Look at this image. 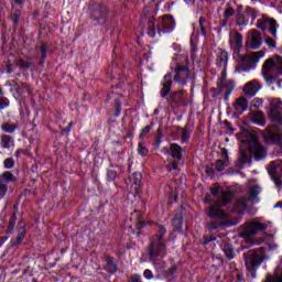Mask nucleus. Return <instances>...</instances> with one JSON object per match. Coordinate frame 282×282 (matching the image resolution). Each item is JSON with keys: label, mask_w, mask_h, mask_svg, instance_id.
Instances as JSON below:
<instances>
[{"label": "nucleus", "mask_w": 282, "mask_h": 282, "mask_svg": "<svg viewBox=\"0 0 282 282\" xmlns=\"http://www.w3.org/2000/svg\"><path fill=\"white\" fill-rule=\"evenodd\" d=\"M240 151L238 156V162L240 166H246V164L250 163V156L248 155V149L249 153L256 158V160H263L267 155V150L261 143H259V139L257 138V134L243 130L240 134Z\"/></svg>", "instance_id": "f257e3e1"}, {"label": "nucleus", "mask_w": 282, "mask_h": 282, "mask_svg": "<svg viewBox=\"0 0 282 282\" xmlns=\"http://www.w3.org/2000/svg\"><path fill=\"white\" fill-rule=\"evenodd\" d=\"M270 111L269 117L271 122H273V126L265 129L263 132V138L267 140V142H272L273 144H276L278 152H274V155H282V133L281 128L282 127V115L279 111V109H282V101L280 98L273 99L270 102ZM276 124H280L278 127Z\"/></svg>", "instance_id": "f03ea898"}, {"label": "nucleus", "mask_w": 282, "mask_h": 282, "mask_svg": "<svg viewBox=\"0 0 282 282\" xmlns=\"http://www.w3.org/2000/svg\"><path fill=\"white\" fill-rule=\"evenodd\" d=\"M172 74H166L163 79V87L161 89V96L166 97L171 93V87L174 85H178V87H185V85L191 80V70L188 67L182 66L180 64H172L171 66Z\"/></svg>", "instance_id": "7ed1b4c3"}, {"label": "nucleus", "mask_w": 282, "mask_h": 282, "mask_svg": "<svg viewBox=\"0 0 282 282\" xmlns=\"http://www.w3.org/2000/svg\"><path fill=\"white\" fill-rule=\"evenodd\" d=\"M268 226H270V223H265L261 220V218H254L252 220H249L245 223L241 227V234L240 237L245 239V241L248 243L247 246H243V248H248L249 246H252V238L258 232H264V230H268Z\"/></svg>", "instance_id": "20e7f679"}, {"label": "nucleus", "mask_w": 282, "mask_h": 282, "mask_svg": "<svg viewBox=\"0 0 282 282\" xmlns=\"http://www.w3.org/2000/svg\"><path fill=\"white\" fill-rule=\"evenodd\" d=\"M175 30V19L172 15H164L161 18V21L158 22L155 19L149 21L148 24V35L151 39H155V36H162L163 34H171Z\"/></svg>", "instance_id": "39448f33"}, {"label": "nucleus", "mask_w": 282, "mask_h": 282, "mask_svg": "<svg viewBox=\"0 0 282 282\" xmlns=\"http://www.w3.org/2000/svg\"><path fill=\"white\" fill-rule=\"evenodd\" d=\"M262 76L270 85H272L279 76H282V57L278 55L267 59L262 66Z\"/></svg>", "instance_id": "423d86ee"}, {"label": "nucleus", "mask_w": 282, "mask_h": 282, "mask_svg": "<svg viewBox=\"0 0 282 282\" xmlns=\"http://www.w3.org/2000/svg\"><path fill=\"white\" fill-rule=\"evenodd\" d=\"M166 232V229L162 227V225L158 226V234L151 241L150 247V259L151 261H155L158 257H164L166 254V245H164V235Z\"/></svg>", "instance_id": "0eeeda50"}, {"label": "nucleus", "mask_w": 282, "mask_h": 282, "mask_svg": "<svg viewBox=\"0 0 282 282\" xmlns=\"http://www.w3.org/2000/svg\"><path fill=\"white\" fill-rule=\"evenodd\" d=\"M263 259H265V249L263 247L258 250H251L247 253L245 261L247 269L249 272H254L263 263Z\"/></svg>", "instance_id": "6e6552de"}, {"label": "nucleus", "mask_w": 282, "mask_h": 282, "mask_svg": "<svg viewBox=\"0 0 282 282\" xmlns=\"http://www.w3.org/2000/svg\"><path fill=\"white\" fill-rule=\"evenodd\" d=\"M257 28L260 30H268L272 39H278L279 22L273 18L263 17L258 20Z\"/></svg>", "instance_id": "1a4fd4ad"}, {"label": "nucleus", "mask_w": 282, "mask_h": 282, "mask_svg": "<svg viewBox=\"0 0 282 282\" xmlns=\"http://www.w3.org/2000/svg\"><path fill=\"white\" fill-rule=\"evenodd\" d=\"M268 173L278 186H282V162L281 160L273 161L268 166Z\"/></svg>", "instance_id": "9d476101"}, {"label": "nucleus", "mask_w": 282, "mask_h": 282, "mask_svg": "<svg viewBox=\"0 0 282 282\" xmlns=\"http://www.w3.org/2000/svg\"><path fill=\"white\" fill-rule=\"evenodd\" d=\"M265 56V52L258 51L253 53H249L247 55H238L237 61L242 63V65H257Z\"/></svg>", "instance_id": "9b49d317"}, {"label": "nucleus", "mask_w": 282, "mask_h": 282, "mask_svg": "<svg viewBox=\"0 0 282 282\" xmlns=\"http://www.w3.org/2000/svg\"><path fill=\"white\" fill-rule=\"evenodd\" d=\"M130 194L135 197V199H140V193H142V174L140 172H134L130 176Z\"/></svg>", "instance_id": "f8f14e48"}, {"label": "nucleus", "mask_w": 282, "mask_h": 282, "mask_svg": "<svg viewBox=\"0 0 282 282\" xmlns=\"http://www.w3.org/2000/svg\"><path fill=\"white\" fill-rule=\"evenodd\" d=\"M17 182V176L12 172H4L0 175V197H6L8 193V184Z\"/></svg>", "instance_id": "ddd939ff"}, {"label": "nucleus", "mask_w": 282, "mask_h": 282, "mask_svg": "<svg viewBox=\"0 0 282 282\" xmlns=\"http://www.w3.org/2000/svg\"><path fill=\"white\" fill-rule=\"evenodd\" d=\"M221 86V90L225 91V100H228L230 98V94H232V90L235 89V82L232 80H226V70H223L220 82L218 83V87Z\"/></svg>", "instance_id": "4468645a"}, {"label": "nucleus", "mask_w": 282, "mask_h": 282, "mask_svg": "<svg viewBox=\"0 0 282 282\" xmlns=\"http://www.w3.org/2000/svg\"><path fill=\"white\" fill-rule=\"evenodd\" d=\"M212 195L218 199V204H228L232 199V193L230 191L219 192V185L212 188Z\"/></svg>", "instance_id": "2eb2a0df"}, {"label": "nucleus", "mask_w": 282, "mask_h": 282, "mask_svg": "<svg viewBox=\"0 0 282 282\" xmlns=\"http://www.w3.org/2000/svg\"><path fill=\"white\" fill-rule=\"evenodd\" d=\"M247 43L252 47V50H259L263 43L261 41V33L257 30L249 31L247 35Z\"/></svg>", "instance_id": "dca6fc26"}, {"label": "nucleus", "mask_w": 282, "mask_h": 282, "mask_svg": "<svg viewBox=\"0 0 282 282\" xmlns=\"http://www.w3.org/2000/svg\"><path fill=\"white\" fill-rule=\"evenodd\" d=\"M260 89H261V84L259 83V80L252 79L245 85V87L242 88V91L245 96L252 97V96H257Z\"/></svg>", "instance_id": "f3484780"}, {"label": "nucleus", "mask_w": 282, "mask_h": 282, "mask_svg": "<svg viewBox=\"0 0 282 282\" xmlns=\"http://www.w3.org/2000/svg\"><path fill=\"white\" fill-rule=\"evenodd\" d=\"M208 217H212V219H218L219 224L228 223V215L217 206H212L209 208Z\"/></svg>", "instance_id": "a211bd4d"}, {"label": "nucleus", "mask_w": 282, "mask_h": 282, "mask_svg": "<svg viewBox=\"0 0 282 282\" xmlns=\"http://www.w3.org/2000/svg\"><path fill=\"white\" fill-rule=\"evenodd\" d=\"M229 45L237 52L238 50H241L243 47V36L239 33L230 34L229 36Z\"/></svg>", "instance_id": "6ab92c4d"}, {"label": "nucleus", "mask_w": 282, "mask_h": 282, "mask_svg": "<svg viewBox=\"0 0 282 282\" xmlns=\"http://www.w3.org/2000/svg\"><path fill=\"white\" fill-rule=\"evenodd\" d=\"M221 159L216 162V171H224L228 164H230V160L228 159V150L225 148L221 149Z\"/></svg>", "instance_id": "aec40b11"}, {"label": "nucleus", "mask_w": 282, "mask_h": 282, "mask_svg": "<svg viewBox=\"0 0 282 282\" xmlns=\"http://www.w3.org/2000/svg\"><path fill=\"white\" fill-rule=\"evenodd\" d=\"M246 109H248V99L243 97L238 98L234 105L236 116H241Z\"/></svg>", "instance_id": "412c9836"}, {"label": "nucleus", "mask_w": 282, "mask_h": 282, "mask_svg": "<svg viewBox=\"0 0 282 282\" xmlns=\"http://www.w3.org/2000/svg\"><path fill=\"white\" fill-rule=\"evenodd\" d=\"M250 17L252 19H254V17H252V12L250 10H247L245 13L239 14L237 17L236 24L237 25H248V23H250Z\"/></svg>", "instance_id": "4be33fe9"}, {"label": "nucleus", "mask_w": 282, "mask_h": 282, "mask_svg": "<svg viewBox=\"0 0 282 282\" xmlns=\"http://www.w3.org/2000/svg\"><path fill=\"white\" fill-rule=\"evenodd\" d=\"M261 193V187L259 185L253 186L249 191V202L252 204H259V197L258 195Z\"/></svg>", "instance_id": "5701e85b"}, {"label": "nucleus", "mask_w": 282, "mask_h": 282, "mask_svg": "<svg viewBox=\"0 0 282 282\" xmlns=\"http://www.w3.org/2000/svg\"><path fill=\"white\" fill-rule=\"evenodd\" d=\"M264 282H282V268L278 267L274 271L273 276L268 275Z\"/></svg>", "instance_id": "b1692460"}, {"label": "nucleus", "mask_w": 282, "mask_h": 282, "mask_svg": "<svg viewBox=\"0 0 282 282\" xmlns=\"http://www.w3.org/2000/svg\"><path fill=\"white\" fill-rule=\"evenodd\" d=\"M170 151L172 154V158H175L176 160H182V147H180L176 143L171 144Z\"/></svg>", "instance_id": "393cba45"}, {"label": "nucleus", "mask_w": 282, "mask_h": 282, "mask_svg": "<svg viewBox=\"0 0 282 282\" xmlns=\"http://www.w3.org/2000/svg\"><path fill=\"white\" fill-rule=\"evenodd\" d=\"M1 147L2 149H12L14 147V141L12 140V137L10 135H2L1 137Z\"/></svg>", "instance_id": "a878e982"}, {"label": "nucleus", "mask_w": 282, "mask_h": 282, "mask_svg": "<svg viewBox=\"0 0 282 282\" xmlns=\"http://www.w3.org/2000/svg\"><path fill=\"white\" fill-rule=\"evenodd\" d=\"M248 204L246 203V198H240L236 202L234 206V213H243L246 210Z\"/></svg>", "instance_id": "bb28decb"}, {"label": "nucleus", "mask_w": 282, "mask_h": 282, "mask_svg": "<svg viewBox=\"0 0 282 282\" xmlns=\"http://www.w3.org/2000/svg\"><path fill=\"white\" fill-rule=\"evenodd\" d=\"M264 116L263 112L261 111H254L251 113V120L252 122H254L256 124H261L263 126V120H264Z\"/></svg>", "instance_id": "cd10ccee"}, {"label": "nucleus", "mask_w": 282, "mask_h": 282, "mask_svg": "<svg viewBox=\"0 0 282 282\" xmlns=\"http://www.w3.org/2000/svg\"><path fill=\"white\" fill-rule=\"evenodd\" d=\"M221 248L227 259H235V250H232V247L229 243L223 245Z\"/></svg>", "instance_id": "c85d7f7f"}, {"label": "nucleus", "mask_w": 282, "mask_h": 282, "mask_svg": "<svg viewBox=\"0 0 282 282\" xmlns=\"http://www.w3.org/2000/svg\"><path fill=\"white\" fill-rule=\"evenodd\" d=\"M151 129H153V126H152V124L145 126V127L141 130V132H140V134H139V140H140V142H144V138H149V133H151Z\"/></svg>", "instance_id": "c756f323"}, {"label": "nucleus", "mask_w": 282, "mask_h": 282, "mask_svg": "<svg viewBox=\"0 0 282 282\" xmlns=\"http://www.w3.org/2000/svg\"><path fill=\"white\" fill-rule=\"evenodd\" d=\"M138 153L142 158H147V155H149V149H147V147H144V141H139V143H138Z\"/></svg>", "instance_id": "7c9ffc66"}, {"label": "nucleus", "mask_w": 282, "mask_h": 282, "mask_svg": "<svg viewBox=\"0 0 282 282\" xmlns=\"http://www.w3.org/2000/svg\"><path fill=\"white\" fill-rule=\"evenodd\" d=\"M2 131L6 133H14L17 131V124L14 123H3L2 124Z\"/></svg>", "instance_id": "2f4dec72"}, {"label": "nucleus", "mask_w": 282, "mask_h": 282, "mask_svg": "<svg viewBox=\"0 0 282 282\" xmlns=\"http://www.w3.org/2000/svg\"><path fill=\"white\" fill-rule=\"evenodd\" d=\"M182 224H183L182 214H176L173 220V226L175 227L176 230H180L182 228Z\"/></svg>", "instance_id": "473e14b6"}, {"label": "nucleus", "mask_w": 282, "mask_h": 282, "mask_svg": "<svg viewBox=\"0 0 282 282\" xmlns=\"http://www.w3.org/2000/svg\"><path fill=\"white\" fill-rule=\"evenodd\" d=\"M18 94H30V86L26 84H20L17 88Z\"/></svg>", "instance_id": "72a5a7b5"}, {"label": "nucleus", "mask_w": 282, "mask_h": 282, "mask_svg": "<svg viewBox=\"0 0 282 282\" xmlns=\"http://www.w3.org/2000/svg\"><path fill=\"white\" fill-rule=\"evenodd\" d=\"M106 270L110 272V274H113L116 272V264L113 263L112 260H108L106 264Z\"/></svg>", "instance_id": "f704fd0d"}, {"label": "nucleus", "mask_w": 282, "mask_h": 282, "mask_svg": "<svg viewBox=\"0 0 282 282\" xmlns=\"http://www.w3.org/2000/svg\"><path fill=\"white\" fill-rule=\"evenodd\" d=\"M17 67H20V69H30V63H28L23 59H19L17 62Z\"/></svg>", "instance_id": "c9c22d12"}, {"label": "nucleus", "mask_w": 282, "mask_h": 282, "mask_svg": "<svg viewBox=\"0 0 282 282\" xmlns=\"http://www.w3.org/2000/svg\"><path fill=\"white\" fill-rule=\"evenodd\" d=\"M264 43L268 47H276V39L274 37H265Z\"/></svg>", "instance_id": "e433bc0d"}, {"label": "nucleus", "mask_w": 282, "mask_h": 282, "mask_svg": "<svg viewBox=\"0 0 282 282\" xmlns=\"http://www.w3.org/2000/svg\"><path fill=\"white\" fill-rule=\"evenodd\" d=\"M10 107V100L8 98H1L0 99V110L8 109Z\"/></svg>", "instance_id": "4c0bfd02"}, {"label": "nucleus", "mask_w": 282, "mask_h": 282, "mask_svg": "<svg viewBox=\"0 0 282 282\" xmlns=\"http://www.w3.org/2000/svg\"><path fill=\"white\" fill-rule=\"evenodd\" d=\"M198 23L200 26V32H202L203 36H205L206 35V26L204 25V23H206V19L199 18Z\"/></svg>", "instance_id": "58836bf2"}, {"label": "nucleus", "mask_w": 282, "mask_h": 282, "mask_svg": "<svg viewBox=\"0 0 282 282\" xmlns=\"http://www.w3.org/2000/svg\"><path fill=\"white\" fill-rule=\"evenodd\" d=\"M23 239H25V228L21 227L20 228V235L18 236L17 243H21V241H23Z\"/></svg>", "instance_id": "ea45409f"}, {"label": "nucleus", "mask_w": 282, "mask_h": 282, "mask_svg": "<svg viewBox=\"0 0 282 282\" xmlns=\"http://www.w3.org/2000/svg\"><path fill=\"white\" fill-rule=\"evenodd\" d=\"M3 164H4V169H12V166H14V160L6 159Z\"/></svg>", "instance_id": "a19ab883"}, {"label": "nucleus", "mask_w": 282, "mask_h": 282, "mask_svg": "<svg viewBox=\"0 0 282 282\" xmlns=\"http://www.w3.org/2000/svg\"><path fill=\"white\" fill-rule=\"evenodd\" d=\"M232 14H235V10H232V8H228L225 10L224 17L227 20V19H230V17H232Z\"/></svg>", "instance_id": "79ce46f5"}, {"label": "nucleus", "mask_w": 282, "mask_h": 282, "mask_svg": "<svg viewBox=\"0 0 282 282\" xmlns=\"http://www.w3.org/2000/svg\"><path fill=\"white\" fill-rule=\"evenodd\" d=\"M143 276H144V279H148L149 281H151V279H153V271L147 269V270L143 272Z\"/></svg>", "instance_id": "37998d69"}, {"label": "nucleus", "mask_w": 282, "mask_h": 282, "mask_svg": "<svg viewBox=\"0 0 282 282\" xmlns=\"http://www.w3.org/2000/svg\"><path fill=\"white\" fill-rule=\"evenodd\" d=\"M189 138H191V134H188V131L183 130L181 142H188Z\"/></svg>", "instance_id": "c03bdc74"}, {"label": "nucleus", "mask_w": 282, "mask_h": 282, "mask_svg": "<svg viewBox=\"0 0 282 282\" xmlns=\"http://www.w3.org/2000/svg\"><path fill=\"white\" fill-rule=\"evenodd\" d=\"M203 0H184L187 6H199Z\"/></svg>", "instance_id": "a18cd8bd"}, {"label": "nucleus", "mask_w": 282, "mask_h": 282, "mask_svg": "<svg viewBox=\"0 0 282 282\" xmlns=\"http://www.w3.org/2000/svg\"><path fill=\"white\" fill-rule=\"evenodd\" d=\"M220 61H221L223 63H225V65H226V63H228V52L223 51V52L220 53Z\"/></svg>", "instance_id": "49530a36"}, {"label": "nucleus", "mask_w": 282, "mask_h": 282, "mask_svg": "<svg viewBox=\"0 0 282 282\" xmlns=\"http://www.w3.org/2000/svg\"><path fill=\"white\" fill-rule=\"evenodd\" d=\"M40 50H41V53H42V58H46V56H47V45L42 44Z\"/></svg>", "instance_id": "de8ad7c7"}, {"label": "nucleus", "mask_w": 282, "mask_h": 282, "mask_svg": "<svg viewBox=\"0 0 282 282\" xmlns=\"http://www.w3.org/2000/svg\"><path fill=\"white\" fill-rule=\"evenodd\" d=\"M226 25H228V22L226 20H224L221 23H220V26L219 28H216L215 31L218 33V34H221V29L226 28Z\"/></svg>", "instance_id": "09e8293b"}, {"label": "nucleus", "mask_w": 282, "mask_h": 282, "mask_svg": "<svg viewBox=\"0 0 282 282\" xmlns=\"http://www.w3.org/2000/svg\"><path fill=\"white\" fill-rule=\"evenodd\" d=\"M108 12L109 11L107 10V8H105L102 6L99 7V14H100L101 18L107 17Z\"/></svg>", "instance_id": "8fccbe9b"}, {"label": "nucleus", "mask_w": 282, "mask_h": 282, "mask_svg": "<svg viewBox=\"0 0 282 282\" xmlns=\"http://www.w3.org/2000/svg\"><path fill=\"white\" fill-rule=\"evenodd\" d=\"M107 175H108V177H109L110 180H116V177H117L118 174L116 173V171L109 170L108 173H107Z\"/></svg>", "instance_id": "3c124183"}, {"label": "nucleus", "mask_w": 282, "mask_h": 282, "mask_svg": "<svg viewBox=\"0 0 282 282\" xmlns=\"http://www.w3.org/2000/svg\"><path fill=\"white\" fill-rule=\"evenodd\" d=\"M177 162H172L171 165L169 166V171H177Z\"/></svg>", "instance_id": "603ef678"}, {"label": "nucleus", "mask_w": 282, "mask_h": 282, "mask_svg": "<svg viewBox=\"0 0 282 282\" xmlns=\"http://www.w3.org/2000/svg\"><path fill=\"white\" fill-rule=\"evenodd\" d=\"M144 226H147V221L139 220L137 228L140 230V228H144Z\"/></svg>", "instance_id": "864d4df0"}, {"label": "nucleus", "mask_w": 282, "mask_h": 282, "mask_svg": "<svg viewBox=\"0 0 282 282\" xmlns=\"http://www.w3.org/2000/svg\"><path fill=\"white\" fill-rule=\"evenodd\" d=\"M140 217V212H134L131 216V219H138Z\"/></svg>", "instance_id": "5fc2aeb1"}, {"label": "nucleus", "mask_w": 282, "mask_h": 282, "mask_svg": "<svg viewBox=\"0 0 282 282\" xmlns=\"http://www.w3.org/2000/svg\"><path fill=\"white\" fill-rule=\"evenodd\" d=\"M212 199H210V196H206L205 197V204H212Z\"/></svg>", "instance_id": "6e6d98bb"}, {"label": "nucleus", "mask_w": 282, "mask_h": 282, "mask_svg": "<svg viewBox=\"0 0 282 282\" xmlns=\"http://www.w3.org/2000/svg\"><path fill=\"white\" fill-rule=\"evenodd\" d=\"M21 153H23V150H18V151L15 152V156L19 158V156L21 155Z\"/></svg>", "instance_id": "4d7b16f0"}, {"label": "nucleus", "mask_w": 282, "mask_h": 282, "mask_svg": "<svg viewBox=\"0 0 282 282\" xmlns=\"http://www.w3.org/2000/svg\"><path fill=\"white\" fill-rule=\"evenodd\" d=\"M7 74H12V67L8 66Z\"/></svg>", "instance_id": "13d9d810"}, {"label": "nucleus", "mask_w": 282, "mask_h": 282, "mask_svg": "<svg viewBox=\"0 0 282 282\" xmlns=\"http://www.w3.org/2000/svg\"><path fill=\"white\" fill-rule=\"evenodd\" d=\"M173 61H174V62H175V61H180V55L174 56V57H173Z\"/></svg>", "instance_id": "bf43d9fd"}, {"label": "nucleus", "mask_w": 282, "mask_h": 282, "mask_svg": "<svg viewBox=\"0 0 282 282\" xmlns=\"http://www.w3.org/2000/svg\"><path fill=\"white\" fill-rule=\"evenodd\" d=\"M281 206H282V203L275 204V208H281Z\"/></svg>", "instance_id": "052dcab7"}, {"label": "nucleus", "mask_w": 282, "mask_h": 282, "mask_svg": "<svg viewBox=\"0 0 282 282\" xmlns=\"http://www.w3.org/2000/svg\"><path fill=\"white\" fill-rule=\"evenodd\" d=\"M241 69L245 70V69L241 68V67H237V68H236V72H241Z\"/></svg>", "instance_id": "680f3d73"}, {"label": "nucleus", "mask_w": 282, "mask_h": 282, "mask_svg": "<svg viewBox=\"0 0 282 282\" xmlns=\"http://www.w3.org/2000/svg\"><path fill=\"white\" fill-rule=\"evenodd\" d=\"M117 116H120V108H118L117 110Z\"/></svg>", "instance_id": "e2e57ef3"}, {"label": "nucleus", "mask_w": 282, "mask_h": 282, "mask_svg": "<svg viewBox=\"0 0 282 282\" xmlns=\"http://www.w3.org/2000/svg\"><path fill=\"white\" fill-rule=\"evenodd\" d=\"M0 96H3V90L1 89V87H0Z\"/></svg>", "instance_id": "0e129e2a"}, {"label": "nucleus", "mask_w": 282, "mask_h": 282, "mask_svg": "<svg viewBox=\"0 0 282 282\" xmlns=\"http://www.w3.org/2000/svg\"><path fill=\"white\" fill-rule=\"evenodd\" d=\"M15 1V3H21V0H14Z\"/></svg>", "instance_id": "69168bd1"}, {"label": "nucleus", "mask_w": 282, "mask_h": 282, "mask_svg": "<svg viewBox=\"0 0 282 282\" xmlns=\"http://www.w3.org/2000/svg\"><path fill=\"white\" fill-rule=\"evenodd\" d=\"M215 228H217V226L210 227L212 230H215Z\"/></svg>", "instance_id": "338daca9"}, {"label": "nucleus", "mask_w": 282, "mask_h": 282, "mask_svg": "<svg viewBox=\"0 0 282 282\" xmlns=\"http://www.w3.org/2000/svg\"><path fill=\"white\" fill-rule=\"evenodd\" d=\"M6 196H0V199H3Z\"/></svg>", "instance_id": "774afa93"}]
</instances>
